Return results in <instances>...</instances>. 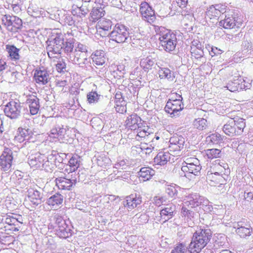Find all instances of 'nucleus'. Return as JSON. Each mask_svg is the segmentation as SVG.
<instances>
[{
	"label": "nucleus",
	"instance_id": "f257e3e1",
	"mask_svg": "<svg viewBox=\"0 0 253 253\" xmlns=\"http://www.w3.org/2000/svg\"><path fill=\"white\" fill-rule=\"evenodd\" d=\"M211 232L210 229H199L193 234L192 241L189 246V250L191 253H199L206 247L211 237Z\"/></svg>",
	"mask_w": 253,
	"mask_h": 253
},
{
	"label": "nucleus",
	"instance_id": "f03ea898",
	"mask_svg": "<svg viewBox=\"0 0 253 253\" xmlns=\"http://www.w3.org/2000/svg\"><path fill=\"white\" fill-rule=\"evenodd\" d=\"M155 30L159 36V44L167 52L173 51L177 44L176 36L162 26H155Z\"/></svg>",
	"mask_w": 253,
	"mask_h": 253
},
{
	"label": "nucleus",
	"instance_id": "7ed1b4c3",
	"mask_svg": "<svg viewBox=\"0 0 253 253\" xmlns=\"http://www.w3.org/2000/svg\"><path fill=\"white\" fill-rule=\"evenodd\" d=\"M246 126L245 120L242 118H231L223 127L224 133L230 136L239 135L242 133Z\"/></svg>",
	"mask_w": 253,
	"mask_h": 253
},
{
	"label": "nucleus",
	"instance_id": "20e7f679",
	"mask_svg": "<svg viewBox=\"0 0 253 253\" xmlns=\"http://www.w3.org/2000/svg\"><path fill=\"white\" fill-rule=\"evenodd\" d=\"M110 39L117 43L128 42L129 32L124 25L117 24L110 34Z\"/></svg>",
	"mask_w": 253,
	"mask_h": 253
},
{
	"label": "nucleus",
	"instance_id": "39448f33",
	"mask_svg": "<svg viewBox=\"0 0 253 253\" xmlns=\"http://www.w3.org/2000/svg\"><path fill=\"white\" fill-rule=\"evenodd\" d=\"M1 20L6 29L12 33L17 32L22 26V20L16 16L5 15Z\"/></svg>",
	"mask_w": 253,
	"mask_h": 253
},
{
	"label": "nucleus",
	"instance_id": "423d86ee",
	"mask_svg": "<svg viewBox=\"0 0 253 253\" xmlns=\"http://www.w3.org/2000/svg\"><path fill=\"white\" fill-rule=\"evenodd\" d=\"M56 178L55 181L56 186L59 189L68 190L71 189L73 184L76 183V179L66 178L63 176V173L61 172L56 171L54 173Z\"/></svg>",
	"mask_w": 253,
	"mask_h": 253
},
{
	"label": "nucleus",
	"instance_id": "0eeeda50",
	"mask_svg": "<svg viewBox=\"0 0 253 253\" xmlns=\"http://www.w3.org/2000/svg\"><path fill=\"white\" fill-rule=\"evenodd\" d=\"M12 151L6 148L0 156V169L6 171L10 170L13 160Z\"/></svg>",
	"mask_w": 253,
	"mask_h": 253
},
{
	"label": "nucleus",
	"instance_id": "6e6552de",
	"mask_svg": "<svg viewBox=\"0 0 253 253\" xmlns=\"http://www.w3.org/2000/svg\"><path fill=\"white\" fill-rule=\"evenodd\" d=\"M182 100V97L179 95L178 98L168 101L165 107V111L170 115H173V116L178 115L177 113L183 108Z\"/></svg>",
	"mask_w": 253,
	"mask_h": 253
},
{
	"label": "nucleus",
	"instance_id": "1a4fd4ad",
	"mask_svg": "<svg viewBox=\"0 0 253 253\" xmlns=\"http://www.w3.org/2000/svg\"><path fill=\"white\" fill-rule=\"evenodd\" d=\"M21 108L19 102L11 101L5 106L4 112L8 117L17 119L20 116Z\"/></svg>",
	"mask_w": 253,
	"mask_h": 253
},
{
	"label": "nucleus",
	"instance_id": "9d476101",
	"mask_svg": "<svg viewBox=\"0 0 253 253\" xmlns=\"http://www.w3.org/2000/svg\"><path fill=\"white\" fill-rule=\"evenodd\" d=\"M139 11L142 19L147 22L152 24L156 20L154 10L146 2H143L140 5Z\"/></svg>",
	"mask_w": 253,
	"mask_h": 253
},
{
	"label": "nucleus",
	"instance_id": "9b49d317",
	"mask_svg": "<svg viewBox=\"0 0 253 253\" xmlns=\"http://www.w3.org/2000/svg\"><path fill=\"white\" fill-rule=\"evenodd\" d=\"M26 104L28 106L30 113L34 115L39 111L40 105L39 99L35 94H29L26 96Z\"/></svg>",
	"mask_w": 253,
	"mask_h": 253
},
{
	"label": "nucleus",
	"instance_id": "f8f14e48",
	"mask_svg": "<svg viewBox=\"0 0 253 253\" xmlns=\"http://www.w3.org/2000/svg\"><path fill=\"white\" fill-rule=\"evenodd\" d=\"M169 142L170 151H180L184 148L185 139L182 136L173 135L170 138Z\"/></svg>",
	"mask_w": 253,
	"mask_h": 253
},
{
	"label": "nucleus",
	"instance_id": "ddd939ff",
	"mask_svg": "<svg viewBox=\"0 0 253 253\" xmlns=\"http://www.w3.org/2000/svg\"><path fill=\"white\" fill-rule=\"evenodd\" d=\"M175 206L172 204H168L162 208L160 211L159 221L165 222L171 219L175 212Z\"/></svg>",
	"mask_w": 253,
	"mask_h": 253
},
{
	"label": "nucleus",
	"instance_id": "4468645a",
	"mask_svg": "<svg viewBox=\"0 0 253 253\" xmlns=\"http://www.w3.org/2000/svg\"><path fill=\"white\" fill-rule=\"evenodd\" d=\"M33 135V133L30 129L20 127L18 129L14 140L19 143H22L24 141L27 142L32 139Z\"/></svg>",
	"mask_w": 253,
	"mask_h": 253
},
{
	"label": "nucleus",
	"instance_id": "2eb2a0df",
	"mask_svg": "<svg viewBox=\"0 0 253 253\" xmlns=\"http://www.w3.org/2000/svg\"><path fill=\"white\" fill-rule=\"evenodd\" d=\"M185 200L184 206L193 208L200 206L203 203L204 199L199 194L193 193L187 196Z\"/></svg>",
	"mask_w": 253,
	"mask_h": 253
},
{
	"label": "nucleus",
	"instance_id": "dca6fc26",
	"mask_svg": "<svg viewBox=\"0 0 253 253\" xmlns=\"http://www.w3.org/2000/svg\"><path fill=\"white\" fill-rule=\"evenodd\" d=\"M36 82L40 85L46 84L50 80L48 71L44 69L37 70L34 73Z\"/></svg>",
	"mask_w": 253,
	"mask_h": 253
},
{
	"label": "nucleus",
	"instance_id": "f3484780",
	"mask_svg": "<svg viewBox=\"0 0 253 253\" xmlns=\"http://www.w3.org/2000/svg\"><path fill=\"white\" fill-rule=\"evenodd\" d=\"M236 228V232L242 238H245L249 236L252 232V228L243 221H239L236 226L234 227Z\"/></svg>",
	"mask_w": 253,
	"mask_h": 253
},
{
	"label": "nucleus",
	"instance_id": "a211bd4d",
	"mask_svg": "<svg viewBox=\"0 0 253 253\" xmlns=\"http://www.w3.org/2000/svg\"><path fill=\"white\" fill-rule=\"evenodd\" d=\"M225 9L221 4H216L209 7L206 12V16L210 19L218 17L221 14L225 12Z\"/></svg>",
	"mask_w": 253,
	"mask_h": 253
},
{
	"label": "nucleus",
	"instance_id": "6ab92c4d",
	"mask_svg": "<svg viewBox=\"0 0 253 253\" xmlns=\"http://www.w3.org/2000/svg\"><path fill=\"white\" fill-rule=\"evenodd\" d=\"M27 192L28 199L33 205L37 206L42 203V195L39 191L30 188Z\"/></svg>",
	"mask_w": 253,
	"mask_h": 253
},
{
	"label": "nucleus",
	"instance_id": "aec40b11",
	"mask_svg": "<svg viewBox=\"0 0 253 253\" xmlns=\"http://www.w3.org/2000/svg\"><path fill=\"white\" fill-rule=\"evenodd\" d=\"M46 43L47 45L46 49L48 56L50 58L56 57L57 55L61 54V51L63 46L48 41L46 42Z\"/></svg>",
	"mask_w": 253,
	"mask_h": 253
},
{
	"label": "nucleus",
	"instance_id": "412c9836",
	"mask_svg": "<svg viewBox=\"0 0 253 253\" xmlns=\"http://www.w3.org/2000/svg\"><path fill=\"white\" fill-rule=\"evenodd\" d=\"M68 58L71 62L78 65L80 67H83V65L85 63V61L87 60L84 57V53L75 50L69 54Z\"/></svg>",
	"mask_w": 253,
	"mask_h": 253
},
{
	"label": "nucleus",
	"instance_id": "4be33fe9",
	"mask_svg": "<svg viewBox=\"0 0 253 253\" xmlns=\"http://www.w3.org/2000/svg\"><path fill=\"white\" fill-rule=\"evenodd\" d=\"M141 118L136 114L129 115L126 121L127 127L131 130H135L137 128L142 125Z\"/></svg>",
	"mask_w": 253,
	"mask_h": 253
},
{
	"label": "nucleus",
	"instance_id": "5701e85b",
	"mask_svg": "<svg viewBox=\"0 0 253 253\" xmlns=\"http://www.w3.org/2000/svg\"><path fill=\"white\" fill-rule=\"evenodd\" d=\"M63 196L59 193H56L47 199L46 203L54 210L60 207L63 202Z\"/></svg>",
	"mask_w": 253,
	"mask_h": 253
},
{
	"label": "nucleus",
	"instance_id": "b1692460",
	"mask_svg": "<svg viewBox=\"0 0 253 253\" xmlns=\"http://www.w3.org/2000/svg\"><path fill=\"white\" fill-rule=\"evenodd\" d=\"M45 160V156L41 154H36L30 156L28 158V163L31 167L41 168L42 164Z\"/></svg>",
	"mask_w": 253,
	"mask_h": 253
},
{
	"label": "nucleus",
	"instance_id": "393cba45",
	"mask_svg": "<svg viewBox=\"0 0 253 253\" xmlns=\"http://www.w3.org/2000/svg\"><path fill=\"white\" fill-rule=\"evenodd\" d=\"M181 170L185 173L184 176L187 177L189 174H193L194 176L198 175L200 173L201 169V166H200L199 161L198 163H195L193 165H190L188 166H182Z\"/></svg>",
	"mask_w": 253,
	"mask_h": 253
},
{
	"label": "nucleus",
	"instance_id": "a878e982",
	"mask_svg": "<svg viewBox=\"0 0 253 253\" xmlns=\"http://www.w3.org/2000/svg\"><path fill=\"white\" fill-rule=\"evenodd\" d=\"M141 202V197L130 195L126 197V199L123 202V205L128 210H132L139 205Z\"/></svg>",
	"mask_w": 253,
	"mask_h": 253
},
{
	"label": "nucleus",
	"instance_id": "bb28decb",
	"mask_svg": "<svg viewBox=\"0 0 253 253\" xmlns=\"http://www.w3.org/2000/svg\"><path fill=\"white\" fill-rule=\"evenodd\" d=\"M48 41L53 42L54 43L63 46L64 34L59 29H54L51 32V35L48 39Z\"/></svg>",
	"mask_w": 253,
	"mask_h": 253
},
{
	"label": "nucleus",
	"instance_id": "cd10ccee",
	"mask_svg": "<svg viewBox=\"0 0 253 253\" xmlns=\"http://www.w3.org/2000/svg\"><path fill=\"white\" fill-rule=\"evenodd\" d=\"M57 159V156L53 154H51L45 157V160L42 164V167L46 171L52 170L56 167V161Z\"/></svg>",
	"mask_w": 253,
	"mask_h": 253
},
{
	"label": "nucleus",
	"instance_id": "c85d7f7f",
	"mask_svg": "<svg viewBox=\"0 0 253 253\" xmlns=\"http://www.w3.org/2000/svg\"><path fill=\"white\" fill-rule=\"evenodd\" d=\"M156 64L155 58L150 56L142 58L140 62V67L145 72H148L151 70L153 67H155Z\"/></svg>",
	"mask_w": 253,
	"mask_h": 253
},
{
	"label": "nucleus",
	"instance_id": "c756f323",
	"mask_svg": "<svg viewBox=\"0 0 253 253\" xmlns=\"http://www.w3.org/2000/svg\"><path fill=\"white\" fill-rule=\"evenodd\" d=\"M170 158V154L168 152L161 151L154 158V162L156 165L164 166Z\"/></svg>",
	"mask_w": 253,
	"mask_h": 253
},
{
	"label": "nucleus",
	"instance_id": "7c9ffc66",
	"mask_svg": "<svg viewBox=\"0 0 253 253\" xmlns=\"http://www.w3.org/2000/svg\"><path fill=\"white\" fill-rule=\"evenodd\" d=\"M105 53L103 50H96L91 55L93 62L96 65H102L106 62Z\"/></svg>",
	"mask_w": 253,
	"mask_h": 253
},
{
	"label": "nucleus",
	"instance_id": "2f4dec72",
	"mask_svg": "<svg viewBox=\"0 0 253 253\" xmlns=\"http://www.w3.org/2000/svg\"><path fill=\"white\" fill-rule=\"evenodd\" d=\"M219 25L225 29H231L236 25L235 17L232 15H225L224 19L219 22Z\"/></svg>",
	"mask_w": 253,
	"mask_h": 253
},
{
	"label": "nucleus",
	"instance_id": "473e14b6",
	"mask_svg": "<svg viewBox=\"0 0 253 253\" xmlns=\"http://www.w3.org/2000/svg\"><path fill=\"white\" fill-rule=\"evenodd\" d=\"M155 171L149 167L142 168L139 173V178L144 181L149 180L154 175Z\"/></svg>",
	"mask_w": 253,
	"mask_h": 253
},
{
	"label": "nucleus",
	"instance_id": "72a5a7b5",
	"mask_svg": "<svg viewBox=\"0 0 253 253\" xmlns=\"http://www.w3.org/2000/svg\"><path fill=\"white\" fill-rule=\"evenodd\" d=\"M128 42L131 45L134 47H138L139 46H142V44L144 41L142 38V36L138 33L129 35Z\"/></svg>",
	"mask_w": 253,
	"mask_h": 253
},
{
	"label": "nucleus",
	"instance_id": "f704fd0d",
	"mask_svg": "<svg viewBox=\"0 0 253 253\" xmlns=\"http://www.w3.org/2000/svg\"><path fill=\"white\" fill-rule=\"evenodd\" d=\"M158 67L159 68L158 74L161 79H167L170 81H172L174 80L175 78L174 74L169 68H161L159 66Z\"/></svg>",
	"mask_w": 253,
	"mask_h": 253
},
{
	"label": "nucleus",
	"instance_id": "c9c22d12",
	"mask_svg": "<svg viewBox=\"0 0 253 253\" xmlns=\"http://www.w3.org/2000/svg\"><path fill=\"white\" fill-rule=\"evenodd\" d=\"M6 50L12 60L16 61L20 59L19 49L13 45H6Z\"/></svg>",
	"mask_w": 253,
	"mask_h": 253
},
{
	"label": "nucleus",
	"instance_id": "e433bc0d",
	"mask_svg": "<svg viewBox=\"0 0 253 253\" xmlns=\"http://www.w3.org/2000/svg\"><path fill=\"white\" fill-rule=\"evenodd\" d=\"M105 11L101 7H93L90 13V17L93 22L100 19L104 15Z\"/></svg>",
	"mask_w": 253,
	"mask_h": 253
},
{
	"label": "nucleus",
	"instance_id": "4c0bfd02",
	"mask_svg": "<svg viewBox=\"0 0 253 253\" xmlns=\"http://www.w3.org/2000/svg\"><path fill=\"white\" fill-rule=\"evenodd\" d=\"M191 53L192 57L196 59H199L202 57L204 54L202 49V45L201 43H197L195 45L194 42L191 46Z\"/></svg>",
	"mask_w": 253,
	"mask_h": 253
},
{
	"label": "nucleus",
	"instance_id": "58836bf2",
	"mask_svg": "<svg viewBox=\"0 0 253 253\" xmlns=\"http://www.w3.org/2000/svg\"><path fill=\"white\" fill-rule=\"evenodd\" d=\"M227 89L231 92L241 90L245 88V85L243 83H240L238 80L229 82L227 85Z\"/></svg>",
	"mask_w": 253,
	"mask_h": 253
},
{
	"label": "nucleus",
	"instance_id": "ea45409f",
	"mask_svg": "<svg viewBox=\"0 0 253 253\" xmlns=\"http://www.w3.org/2000/svg\"><path fill=\"white\" fill-rule=\"evenodd\" d=\"M71 229L68 227V225L65 223V226H60L56 229L57 235L60 238H66L71 234L70 233Z\"/></svg>",
	"mask_w": 253,
	"mask_h": 253
},
{
	"label": "nucleus",
	"instance_id": "a19ab883",
	"mask_svg": "<svg viewBox=\"0 0 253 253\" xmlns=\"http://www.w3.org/2000/svg\"><path fill=\"white\" fill-rule=\"evenodd\" d=\"M112 25V22L110 20L102 18L100 19L97 23V28L98 30L108 31L111 29Z\"/></svg>",
	"mask_w": 253,
	"mask_h": 253
},
{
	"label": "nucleus",
	"instance_id": "79ce46f5",
	"mask_svg": "<svg viewBox=\"0 0 253 253\" xmlns=\"http://www.w3.org/2000/svg\"><path fill=\"white\" fill-rule=\"evenodd\" d=\"M228 245L227 237L224 234H218L214 246L216 248L226 247Z\"/></svg>",
	"mask_w": 253,
	"mask_h": 253
},
{
	"label": "nucleus",
	"instance_id": "37998d69",
	"mask_svg": "<svg viewBox=\"0 0 253 253\" xmlns=\"http://www.w3.org/2000/svg\"><path fill=\"white\" fill-rule=\"evenodd\" d=\"M81 163V158L77 155H73L69 161L70 171H75L79 167Z\"/></svg>",
	"mask_w": 253,
	"mask_h": 253
},
{
	"label": "nucleus",
	"instance_id": "c03bdc74",
	"mask_svg": "<svg viewBox=\"0 0 253 253\" xmlns=\"http://www.w3.org/2000/svg\"><path fill=\"white\" fill-rule=\"evenodd\" d=\"M208 176L209 178H210L211 181L216 184H222L225 180L222 175L218 172L208 173Z\"/></svg>",
	"mask_w": 253,
	"mask_h": 253
},
{
	"label": "nucleus",
	"instance_id": "a18cd8bd",
	"mask_svg": "<svg viewBox=\"0 0 253 253\" xmlns=\"http://www.w3.org/2000/svg\"><path fill=\"white\" fill-rule=\"evenodd\" d=\"M126 103L124 100V99H122L121 100H117L115 103V108L116 111L121 114H123L124 113L126 112Z\"/></svg>",
	"mask_w": 253,
	"mask_h": 253
},
{
	"label": "nucleus",
	"instance_id": "49530a36",
	"mask_svg": "<svg viewBox=\"0 0 253 253\" xmlns=\"http://www.w3.org/2000/svg\"><path fill=\"white\" fill-rule=\"evenodd\" d=\"M205 153L208 159H212L220 157L221 151L218 149H207Z\"/></svg>",
	"mask_w": 253,
	"mask_h": 253
},
{
	"label": "nucleus",
	"instance_id": "de8ad7c7",
	"mask_svg": "<svg viewBox=\"0 0 253 253\" xmlns=\"http://www.w3.org/2000/svg\"><path fill=\"white\" fill-rule=\"evenodd\" d=\"M187 206H183L181 208V213L183 216L187 218V220L188 219L192 220V218H194L196 215V213L191 210L188 209L186 208Z\"/></svg>",
	"mask_w": 253,
	"mask_h": 253
},
{
	"label": "nucleus",
	"instance_id": "09e8293b",
	"mask_svg": "<svg viewBox=\"0 0 253 253\" xmlns=\"http://www.w3.org/2000/svg\"><path fill=\"white\" fill-rule=\"evenodd\" d=\"M193 125L195 128L200 130H203L207 126V121L203 118H198L194 120Z\"/></svg>",
	"mask_w": 253,
	"mask_h": 253
},
{
	"label": "nucleus",
	"instance_id": "8fccbe9b",
	"mask_svg": "<svg viewBox=\"0 0 253 253\" xmlns=\"http://www.w3.org/2000/svg\"><path fill=\"white\" fill-rule=\"evenodd\" d=\"M100 96L96 91H92L87 94V100L89 104H95L98 101Z\"/></svg>",
	"mask_w": 253,
	"mask_h": 253
},
{
	"label": "nucleus",
	"instance_id": "3c124183",
	"mask_svg": "<svg viewBox=\"0 0 253 253\" xmlns=\"http://www.w3.org/2000/svg\"><path fill=\"white\" fill-rule=\"evenodd\" d=\"M17 223V220L15 219L14 215L8 216L4 219H2V222L0 223V228H2V225L3 223H5L8 226H13L15 225V223Z\"/></svg>",
	"mask_w": 253,
	"mask_h": 253
},
{
	"label": "nucleus",
	"instance_id": "603ef678",
	"mask_svg": "<svg viewBox=\"0 0 253 253\" xmlns=\"http://www.w3.org/2000/svg\"><path fill=\"white\" fill-rule=\"evenodd\" d=\"M208 141H211L213 144L220 143L222 138L220 134L218 133H212L207 137Z\"/></svg>",
	"mask_w": 253,
	"mask_h": 253
},
{
	"label": "nucleus",
	"instance_id": "864d4df0",
	"mask_svg": "<svg viewBox=\"0 0 253 253\" xmlns=\"http://www.w3.org/2000/svg\"><path fill=\"white\" fill-rule=\"evenodd\" d=\"M179 187L175 185H168L166 189V193L171 197H174L177 195Z\"/></svg>",
	"mask_w": 253,
	"mask_h": 253
},
{
	"label": "nucleus",
	"instance_id": "5fc2aeb1",
	"mask_svg": "<svg viewBox=\"0 0 253 253\" xmlns=\"http://www.w3.org/2000/svg\"><path fill=\"white\" fill-rule=\"evenodd\" d=\"M208 209L209 211H212L213 213L216 215H222L224 212V209L222 205H215L214 208L208 206Z\"/></svg>",
	"mask_w": 253,
	"mask_h": 253
},
{
	"label": "nucleus",
	"instance_id": "6e6d98bb",
	"mask_svg": "<svg viewBox=\"0 0 253 253\" xmlns=\"http://www.w3.org/2000/svg\"><path fill=\"white\" fill-rule=\"evenodd\" d=\"M30 180L28 178L19 177L17 179L16 184L20 188H25L30 183Z\"/></svg>",
	"mask_w": 253,
	"mask_h": 253
},
{
	"label": "nucleus",
	"instance_id": "4d7b16f0",
	"mask_svg": "<svg viewBox=\"0 0 253 253\" xmlns=\"http://www.w3.org/2000/svg\"><path fill=\"white\" fill-rule=\"evenodd\" d=\"M148 129V128H143L141 125L135 130L136 131L137 135L139 137L143 138L149 134V133L147 132Z\"/></svg>",
	"mask_w": 253,
	"mask_h": 253
},
{
	"label": "nucleus",
	"instance_id": "13d9d810",
	"mask_svg": "<svg viewBox=\"0 0 253 253\" xmlns=\"http://www.w3.org/2000/svg\"><path fill=\"white\" fill-rule=\"evenodd\" d=\"M74 43L72 41L66 42V45L64 49L68 57L69 56V54H71V53L74 52Z\"/></svg>",
	"mask_w": 253,
	"mask_h": 253
},
{
	"label": "nucleus",
	"instance_id": "bf43d9fd",
	"mask_svg": "<svg viewBox=\"0 0 253 253\" xmlns=\"http://www.w3.org/2000/svg\"><path fill=\"white\" fill-rule=\"evenodd\" d=\"M90 0H85L83 2L81 6H79L81 9V12H83V15L84 16L89 11V6L90 3Z\"/></svg>",
	"mask_w": 253,
	"mask_h": 253
},
{
	"label": "nucleus",
	"instance_id": "052dcab7",
	"mask_svg": "<svg viewBox=\"0 0 253 253\" xmlns=\"http://www.w3.org/2000/svg\"><path fill=\"white\" fill-rule=\"evenodd\" d=\"M66 64L62 59L59 61L56 64V69L58 72L60 73H65L66 72Z\"/></svg>",
	"mask_w": 253,
	"mask_h": 253
},
{
	"label": "nucleus",
	"instance_id": "680f3d73",
	"mask_svg": "<svg viewBox=\"0 0 253 253\" xmlns=\"http://www.w3.org/2000/svg\"><path fill=\"white\" fill-rule=\"evenodd\" d=\"M186 250L185 246L182 243H179L171 251V253H184Z\"/></svg>",
	"mask_w": 253,
	"mask_h": 253
},
{
	"label": "nucleus",
	"instance_id": "e2e57ef3",
	"mask_svg": "<svg viewBox=\"0 0 253 253\" xmlns=\"http://www.w3.org/2000/svg\"><path fill=\"white\" fill-rule=\"evenodd\" d=\"M128 165V161L126 159H123L118 161V163L115 164V168L116 169L122 168V169H126Z\"/></svg>",
	"mask_w": 253,
	"mask_h": 253
},
{
	"label": "nucleus",
	"instance_id": "0e129e2a",
	"mask_svg": "<svg viewBox=\"0 0 253 253\" xmlns=\"http://www.w3.org/2000/svg\"><path fill=\"white\" fill-rule=\"evenodd\" d=\"M54 219L55 220V224L57 226V227L62 225L65 226V221L60 215L56 214L54 217Z\"/></svg>",
	"mask_w": 253,
	"mask_h": 253
},
{
	"label": "nucleus",
	"instance_id": "69168bd1",
	"mask_svg": "<svg viewBox=\"0 0 253 253\" xmlns=\"http://www.w3.org/2000/svg\"><path fill=\"white\" fill-rule=\"evenodd\" d=\"M110 163V160L107 157H101L97 159V164L101 167L106 166Z\"/></svg>",
	"mask_w": 253,
	"mask_h": 253
},
{
	"label": "nucleus",
	"instance_id": "338daca9",
	"mask_svg": "<svg viewBox=\"0 0 253 253\" xmlns=\"http://www.w3.org/2000/svg\"><path fill=\"white\" fill-rule=\"evenodd\" d=\"M199 161L195 158H187L186 160L182 163V166H188L190 165H193L195 163L198 164Z\"/></svg>",
	"mask_w": 253,
	"mask_h": 253
},
{
	"label": "nucleus",
	"instance_id": "774afa93",
	"mask_svg": "<svg viewBox=\"0 0 253 253\" xmlns=\"http://www.w3.org/2000/svg\"><path fill=\"white\" fill-rule=\"evenodd\" d=\"M21 3V1L20 0H15L13 1L12 3L11 4V6L13 11L15 13H18L20 10V4Z\"/></svg>",
	"mask_w": 253,
	"mask_h": 253
}]
</instances>
